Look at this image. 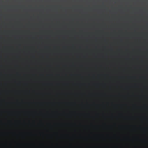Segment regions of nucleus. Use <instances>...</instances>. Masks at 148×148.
<instances>
[{"instance_id": "1", "label": "nucleus", "mask_w": 148, "mask_h": 148, "mask_svg": "<svg viewBox=\"0 0 148 148\" xmlns=\"http://www.w3.org/2000/svg\"><path fill=\"white\" fill-rule=\"evenodd\" d=\"M107 0H98L97 3L101 5H104L106 4Z\"/></svg>"}, {"instance_id": "2", "label": "nucleus", "mask_w": 148, "mask_h": 148, "mask_svg": "<svg viewBox=\"0 0 148 148\" xmlns=\"http://www.w3.org/2000/svg\"><path fill=\"white\" fill-rule=\"evenodd\" d=\"M111 5V0H109V7L110 8V5Z\"/></svg>"}, {"instance_id": "3", "label": "nucleus", "mask_w": 148, "mask_h": 148, "mask_svg": "<svg viewBox=\"0 0 148 148\" xmlns=\"http://www.w3.org/2000/svg\"><path fill=\"white\" fill-rule=\"evenodd\" d=\"M117 2L118 3H120L121 2V0H117Z\"/></svg>"}, {"instance_id": "4", "label": "nucleus", "mask_w": 148, "mask_h": 148, "mask_svg": "<svg viewBox=\"0 0 148 148\" xmlns=\"http://www.w3.org/2000/svg\"><path fill=\"white\" fill-rule=\"evenodd\" d=\"M112 9H114L113 8V5L112 4Z\"/></svg>"}]
</instances>
